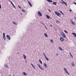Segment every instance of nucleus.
<instances>
[{
    "mask_svg": "<svg viewBox=\"0 0 76 76\" xmlns=\"http://www.w3.org/2000/svg\"><path fill=\"white\" fill-rule=\"evenodd\" d=\"M64 31L65 32L66 34H69L68 32L66 30H64Z\"/></svg>",
    "mask_w": 76,
    "mask_h": 76,
    "instance_id": "obj_26",
    "label": "nucleus"
},
{
    "mask_svg": "<svg viewBox=\"0 0 76 76\" xmlns=\"http://www.w3.org/2000/svg\"><path fill=\"white\" fill-rule=\"evenodd\" d=\"M48 10L49 11V12H51V10H50L48 9Z\"/></svg>",
    "mask_w": 76,
    "mask_h": 76,
    "instance_id": "obj_39",
    "label": "nucleus"
},
{
    "mask_svg": "<svg viewBox=\"0 0 76 76\" xmlns=\"http://www.w3.org/2000/svg\"><path fill=\"white\" fill-rule=\"evenodd\" d=\"M55 13L56 14V15L58 16L59 17H61V16L60 15H59V13H58V12L57 11H55Z\"/></svg>",
    "mask_w": 76,
    "mask_h": 76,
    "instance_id": "obj_2",
    "label": "nucleus"
},
{
    "mask_svg": "<svg viewBox=\"0 0 76 76\" xmlns=\"http://www.w3.org/2000/svg\"><path fill=\"white\" fill-rule=\"evenodd\" d=\"M7 38L8 39H9V40H10V36L8 35H7L6 36Z\"/></svg>",
    "mask_w": 76,
    "mask_h": 76,
    "instance_id": "obj_7",
    "label": "nucleus"
},
{
    "mask_svg": "<svg viewBox=\"0 0 76 76\" xmlns=\"http://www.w3.org/2000/svg\"><path fill=\"white\" fill-rule=\"evenodd\" d=\"M23 57L24 58L25 60H26V56L25 54L23 55Z\"/></svg>",
    "mask_w": 76,
    "mask_h": 76,
    "instance_id": "obj_11",
    "label": "nucleus"
},
{
    "mask_svg": "<svg viewBox=\"0 0 76 76\" xmlns=\"http://www.w3.org/2000/svg\"><path fill=\"white\" fill-rule=\"evenodd\" d=\"M69 11L70 12H72V10H71V9H70L69 10Z\"/></svg>",
    "mask_w": 76,
    "mask_h": 76,
    "instance_id": "obj_40",
    "label": "nucleus"
},
{
    "mask_svg": "<svg viewBox=\"0 0 76 76\" xmlns=\"http://www.w3.org/2000/svg\"><path fill=\"white\" fill-rule=\"evenodd\" d=\"M74 4H75V5H76V3L74 2Z\"/></svg>",
    "mask_w": 76,
    "mask_h": 76,
    "instance_id": "obj_43",
    "label": "nucleus"
},
{
    "mask_svg": "<svg viewBox=\"0 0 76 76\" xmlns=\"http://www.w3.org/2000/svg\"><path fill=\"white\" fill-rule=\"evenodd\" d=\"M59 49L60 50H61H61H62L63 51V49H62V48H61V47H59Z\"/></svg>",
    "mask_w": 76,
    "mask_h": 76,
    "instance_id": "obj_22",
    "label": "nucleus"
},
{
    "mask_svg": "<svg viewBox=\"0 0 76 76\" xmlns=\"http://www.w3.org/2000/svg\"><path fill=\"white\" fill-rule=\"evenodd\" d=\"M46 29H47V28H46Z\"/></svg>",
    "mask_w": 76,
    "mask_h": 76,
    "instance_id": "obj_52",
    "label": "nucleus"
},
{
    "mask_svg": "<svg viewBox=\"0 0 76 76\" xmlns=\"http://www.w3.org/2000/svg\"><path fill=\"white\" fill-rule=\"evenodd\" d=\"M70 21L72 24L73 25H76V23H75V22H73V21L72 20H70Z\"/></svg>",
    "mask_w": 76,
    "mask_h": 76,
    "instance_id": "obj_6",
    "label": "nucleus"
},
{
    "mask_svg": "<svg viewBox=\"0 0 76 76\" xmlns=\"http://www.w3.org/2000/svg\"><path fill=\"white\" fill-rule=\"evenodd\" d=\"M50 19H51V17H50Z\"/></svg>",
    "mask_w": 76,
    "mask_h": 76,
    "instance_id": "obj_51",
    "label": "nucleus"
},
{
    "mask_svg": "<svg viewBox=\"0 0 76 76\" xmlns=\"http://www.w3.org/2000/svg\"><path fill=\"white\" fill-rule=\"evenodd\" d=\"M61 15V14H60V13H59V15Z\"/></svg>",
    "mask_w": 76,
    "mask_h": 76,
    "instance_id": "obj_45",
    "label": "nucleus"
},
{
    "mask_svg": "<svg viewBox=\"0 0 76 76\" xmlns=\"http://www.w3.org/2000/svg\"><path fill=\"white\" fill-rule=\"evenodd\" d=\"M45 28H47V27H46V26H45Z\"/></svg>",
    "mask_w": 76,
    "mask_h": 76,
    "instance_id": "obj_47",
    "label": "nucleus"
},
{
    "mask_svg": "<svg viewBox=\"0 0 76 76\" xmlns=\"http://www.w3.org/2000/svg\"><path fill=\"white\" fill-rule=\"evenodd\" d=\"M60 40L62 41V42H63V41H64V39H63V38L62 37H61L60 38Z\"/></svg>",
    "mask_w": 76,
    "mask_h": 76,
    "instance_id": "obj_9",
    "label": "nucleus"
},
{
    "mask_svg": "<svg viewBox=\"0 0 76 76\" xmlns=\"http://www.w3.org/2000/svg\"><path fill=\"white\" fill-rule=\"evenodd\" d=\"M47 0V1H48V0Z\"/></svg>",
    "mask_w": 76,
    "mask_h": 76,
    "instance_id": "obj_55",
    "label": "nucleus"
},
{
    "mask_svg": "<svg viewBox=\"0 0 76 76\" xmlns=\"http://www.w3.org/2000/svg\"><path fill=\"white\" fill-rule=\"evenodd\" d=\"M61 1H60V2L61 3H62V4H64V1L63 0H61Z\"/></svg>",
    "mask_w": 76,
    "mask_h": 76,
    "instance_id": "obj_17",
    "label": "nucleus"
},
{
    "mask_svg": "<svg viewBox=\"0 0 76 76\" xmlns=\"http://www.w3.org/2000/svg\"><path fill=\"white\" fill-rule=\"evenodd\" d=\"M39 61L41 64H42V61H41V60H39Z\"/></svg>",
    "mask_w": 76,
    "mask_h": 76,
    "instance_id": "obj_23",
    "label": "nucleus"
},
{
    "mask_svg": "<svg viewBox=\"0 0 76 76\" xmlns=\"http://www.w3.org/2000/svg\"><path fill=\"white\" fill-rule=\"evenodd\" d=\"M61 35L63 38H66V35H65V34H64L63 33H61Z\"/></svg>",
    "mask_w": 76,
    "mask_h": 76,
    "instance_id": "obj_4",
    "label": "nucleus"
},
{
    "mask_svg": "<svg viewBox=\"0 0 76 76\" xmlns=\"http://www.w3.org/2000/svg\"><path fill=\"white\" fill-rule=\"evenodd\" d=\"M50 26H51V27H52V25H50Z\"/></svg>",
    "mask_w": 76,
    "mask_h": 76,
    "instance_id": "obj_44",
    "label": "nucleus"
},
{
    "mask_svg": "<svg viewBox=\"0 0 76 76\" xmlns=\"http://www.w3.org/2000/svg\"><path fill=\"white\" fill-rule=\"evenodd\" d=\"M50 41L51 42H53V40L52 39L50 40Z\"/></svg>",
    "mask_w": 76,
    "mask_h": 76,
    "instance_id": "obj_35",
    "label": "nucleus"
},
{
    "mask_svg": "<svg viewBox=\"0 0 76 76\" xmlns=\"http://www.w3.org/2000/svg\"><path fill=\"white\" fill-rule=\"evenodd\" d=\"M56 21L57 23H60V22H59L58 21H57V20H56Z\"/></svg>",
    "mask_w": 76,
    "mask_h": 76,
    "instance_id": "obj_28",
    "label": "nucleus"
},
{
    "mask_svg": "<svg viewBox=\"0 0 76 76\" xmlns=\"http://www.w3.org/2000/svg\"><path fill=\"white\" fill-rule=\"evenodd\" d=\"M70 54V56H71L72 58L73 57V56L72 55V54H71V53H69Z\"/></svg>",
    "mask_w": 76,
    "mask_h": 76,
    "instance_id": "obj_32",
    "label": "nucleus"
},
{
    "mask_svg": "<svg viewBox=\"0 0 76 76\" xmlns=\"http://www.w3.org/2000/svg\"><path fill=\"white\" fill-rule=\"evenodd\" d=\"M22 73H23V75H25V76H26V75H27L26 74L25 72H23Z\"/></svg>",
    "mask_w": 76,
    "mask_h": 76,
    "instance_id": "obj_20",
    "label": "nucleus"
},
{
    "mask_svg": "<svg viewBox=\"0 0 76 76\" xmlns=\"http://www.w3.org/2000/svg\"><path fill=\"white\" fill-rule=\"evenodd\" d=\"M31 64V66H32V67H33V68H34V69H35V66H34V65H33V64Z\"/></svg>",
    "mask_w": 76,
    "mask_h": 76,
    "instance_id": "obj_21",
    "label": "nucleus"
},
{
    "mask_svg": "<svg viewBox=\"0 0 76 76\" xmlns=\"http://www.w3.org/2000/svg\"><path fill=\"white\" fill-rule=\"evenodd\" d=\"M1 8V4H0V9Z\"/></svg>",
    "mask_w": 76,
    "mask_h": 76,
    "instance_id": "obj_38",
    "label": "nucleus"
},
{
    "mask_svg": "<svg viewBox=\"0 0 76 76\" xmlns=\"http://www.w3.org/2000/svg\"><path fill=\"white\" fill-rule=\"evenodd\" d=\"M59 12H60L61 13H63V12H61V11L59 10Z\"/></svg>",
    "mask_w": 76,
    "mask_h": 76,
    "instance_id": "obj_37",
    "label": "nucleus"
},
{
    "mask_svg": "<svg viewBox=\"0 0 76 76\" xmlns=\"http://www.w3.org/2000/svg\"><path fill=\"white\" fill-rule=\"evenodd\" d=\"M56 56H58V53L57 54Z\"/></svg>",
    "mask_w": 76,
    "mask_h": 76,
    "instance_id": "obj_46",
    "label": "nucleus"
},
{
    "mask_svg": "<svg viewBox=\"0 0 76 76\" xmlns=\"http://www.w3.org/2000/svg\"><path fill=\"white\" fill-rule=\"evenodd\" d=\"M25 62L26 63H27V61H25Z\"/></svg>",
    "mask_w": 76,
    "mask_h": 76,
    "instance_id": "obj_48",
    "label": "nucleus"
},
{
    "mask_svg": "<svg viewBox=\"0 0 76 76\" xmlns=\"http://www.w3.org/2000/svg\"><path fill=\"white\" fill-rule=\"evenodd\" d=\"M24 1H26V0H24Z\"/></svg>",
    "mask_w": 76,
    "mask_h": 76,
    "instance_id": "obj_53",
    "label": "nucleus"
},
{
    "mask_svg": "<svg viewBox=\"0 0 76 76\" xmlns=\"http://www.w3.org/2000/svg\"><path fill=\"white\" fill-rule=\"evenodd\" d=\"M46 17L48 19H50V16H49L48 15H46Z\"/></svg>",
    "mask_w": 76,
    "mask_h": 76,
    "instance_id": "obj_15",
    "label": "nucleus"
},
{
    "mask_svg": "<svg viewBox=\"0 0 76 76\" xmlns=\"http://www.w3.org/2000/svg\"><path fill=\"white\" fill-rule=\"evenodd\" d=\"M11 3V4H12V5L13 7H14V8H15V9H16V7H15V5H14V4L13 3H12V2Z\"/></svg>",
    "mask_w": 76,
    "mask_h": 76,
    "instance_id": "obj_13",
    "label": "nucleus"
},
{
    "mask_svg": "<svg viewBox=\"0 0 76 76\" xmlns=\"http://www.w3.org/2000/svg\"><path fill=\"white\" fill-rule=\"evenodd\" d=\"M41 23H42V25H43L44 26H45V24H44V23H42V22H41Z\"/></svg>",
    "mask_w": 76,
    "mask_h": 76,
    "instance_id": "obj_36",
    "label": "nucleus"
},
{
    "mask_svg": "<svg viewBox=\"0 0 76 76\" xmlns=\"http://www.w3.org/2000/svg\"><path fill=\"white\" fill-rule=\"evenodd\" d=\"M44 66L45 67V68H47V64L45 63L44 64Z\"/></svg>",
    "mask_w": 76,
    "mask_h": 76,
    "instance_id": "obj_18",
    "label": "nucleus"
},
{
    "mask_svg": "<svg viewBox=\"0 0 76 76\" xmlns=\"http://www.w3.org/2000/svg\"><path fill=\"white\" fill-rule=\"evenodd\" d=\"M37 66H38L39 67V68L40 69L42 70H44V68H43V67H42V66H41H41H40V65H39V64H37Z\"/></svg>",
    "mask_w": 76,
    "mask_h": 76,
    "instance_id": "obj_1",
    "label": "nucleus"
},
{
    "mask_svg": "<svg viewBox=\"0 0 76 76\" xmlns=\"http://www.w3.org/2000/svg\"><path fill=\"white\" fill-rule=\"evenodd\" d=\"M28 3L29 5L31 6V7H32V5L31 4V2H29V1H28Z\"/></svg>",
    "mask_w": 76,
    "mask_h": 76,
    "instance_id": "obj_12",
    "label": "nucleus"
},
{
    "mask_svg": "<svg viewBox=\"0 0 76 76\" xmlns=\"http://www.w3.org/2000/svg\"><path fill=\"white\" fill-rule=\"evenodd\" d=\"M13 24H14V25H17V23L16 24V22L13 21Z\"/></svg>",
    "mask_w": 76,
    "mask_h": 76,
    "instance_id": "obj_30",
    "label": "nucleus"
},
{
    "mask_svg": "<svg viewBox=\"0 0 76 76\" xmlns=\"http://www.w3.org/2000/svg\"><path fill=\"white\" fill-rule=\"evenodd\" d=\"M64 2V4H65L66 6H67V3H66V2Z\"/></svg>",
    "mask_w": 76,
    "mask_h": 76,
    "instance_id": "obj_27",
    "label": "nucleus"
},
{
    "mask_svg": "<svg viewBox=\"0 0 76 76\" xmlns=\"http://www.w3.org/2000/svg\"><path fill=\"white\" fill-rule=\"evenodd\" d=\"M72 35H74V37H76V34L75 33H72Z\"/></svg>",
    "mask_w": 76,
    "mask_h": 76,
    "instance_id": "obj_14",
    "label": "nucleus"
},
{
    "mask_svg": "<svg viewBox=\"0 0 76 76\" xmlns=\"http://www.w3.org/2000/svg\"><path fill=\"white\" fill-rule=\"evenodd\" d=\"M12 76H15V75H12Z\"/></svg>",
    "mask_w": 76,
    "mask_h": 76,
    "instance_id": "obj_54",
    "label": "nucleus"
},
{
    "mask_svg": "<svg viewBox=\"0 0 76 76\" xmlns=\"http://www.w3.org/2000/svg\"><path fill=\"white\" fill-rule=\"evenodd\" d=\"M18 7H19V8H20V9H22V8H21V7H20V6H18Z\"/></svg>",
    "mask_w": 76,
    "mask_h": 76,
    "instance_id": "obj_33",
    "label": "nucleus"
},
{
    "mask_svg": "<svg viewBox=\"0 0 76 76\" xmlns=\"http://www.w3.org/2000/svg\"><path fill=\"white\" fill-rule=\"evenodd\" d=\"M53 4L54 5H57V2H53Z\"/></svg>",
    "mask_w": 76,
    "mask_h": 76,
    "instance_id": "obj_16",
    "label": "nucleus"
},
{
    "mask_svg": "<svg viewBox=\"0 0 76 76\" xmlns=\"http://www.w3.org/2000/svg\"><path fill=\"white\" fill-rule=\"evenodd\" d=\"M43 54L45 56V57L46 56V55H45V53H43Z\"/></svg>",
    "mask_w": 76,
    "mask_h": 76,
    "instance_id": "obj_31",
    "label": "nucleus"
},
{
    "mask_svg": "<svg viewBox=\"0 0 76 76\" xmlns=\"http://www.w3.org/2000/svg\"><path fill=\"white\" fill-rule=\"evenodd\" d=\"M45 36L46 37H48V35L46 33H44Z\"/></svg>",
    "mask_w": 76,
    "mask_h": 76,
    "instance_id": "obj_25",
    "label": "nucleus"
},
{
    "mask_svg": "<svg viewBox=\"0 0 76 76\" xmlns=\"http://www.w3.org/2000/svg\"><path fill=\"white\" fill-rule=\"evenodd\" d=\"M9 76H12L11 75H10H10H9Z\"/></svg>",
    "mask_w": 76,
    "mask_h": 76,
    "instance_id": "obj_49",
    "label": "nucleus"
},
{
    "mask_svg": "<svg viewBox=\"0 0 76 76\" xmlns=\"http://www.w3.org/2000/svg\"><path fill=\"white\" fill-rule=\"evenodd\" d=\"M21 10H22V12H26V11L25 10H23L22 9H21Z\"/></svg>",
    "mask_w": 76,
    "mask_h": 76,
    "instance_id": "obj_29",
    "label": "nucleus"
},
{
    "mask_svg": "<svg viewBox=\"0 0 76 76\" xmlns=\"http://www.w3.org/2000/svg\"><path fill=\"white\" fill-rule=\"evenodd\" d=\"M4 67H7V69H9V66L7 64L4 65Z\"/></svg>",
    "mask_w": 76,
    "mask_h": 76,
    "instance_id": "obj_10",
    "label": "nucleus"
},
{
    "mask_svg": "<svg viewBox=\"0 0 76 76\" xmlns=\"http://www.w3.org/2000/svg\"><path fill=\"white\" fill-rule=\"evenodd\" d=\"M72 66H75V64H73V63H72Z\"/></svg>",
    "mask_w": 76,
    "mask_h": 76,
    "instance_id": "obj_34",
    "label": "nucleus"
},
{
    "mask_svg": "<svg viewBox=\"0 0 76 76\" xmlns=\"http://www.w3.org/2000/svg\"><path fill=\"white\" fill-rule=\"evenodd\" d=\"M64 70L65 71V73H66V74H68V75H69V73L67 71V70L66 69V68H64Z\"/></svg>",
    "mask_w": 76,
    "mask_h": 76,
    "instance_id": "obj_3",
    "label": "nucleus"
},
{
    "mask_svg": "<svg viewBox=\"0 0 76 76\" xmlns=\"http://www.w3.org/2000/svg\"><path fill=\"white\" fill-rule=\"evenodd\" d=\"M48 2H53V1L51 0H48Z\"/></svg>",
    "mask_w": 76,
    "mask_h": 76,
    "instance_id": "obj_24",
    "label": "nucleus"
},
{
    "mask_svg": "<svg viewBox=\"0 0 76 76\" xmlns=\"http://www.w3.org/2000/svg\"><path fill=\"white\" fill-rule=\"evenodd\" d=\"M9 2H10L11 3L12 2L11 1H10V0H9Z\"/></svg>",
    "mask_w": 76,
    "mask_h": 76,
    "instance_id": "obj_41",
    "label": "nucleus"
},
{
    "mask_svg": "<svg viewBox=\"0 0 76 76\" xmlns=\"http://www.w3.org/2000/svg\"><path fill=\"white\" fill-rule=\"evenodd\" d=\"M27 1H28H28H28V0H27Z\"/></svg>",
    "mask_w": 76,
    "mask_h": 76,
    "instance_id": "obj_50",
    "label": "nucleus"
},
{
    "mask_svg": "<svg viewBox=\"0 0 76 76\" xmlns=\"http://www.w3.org/2000/svg\"><path fill=\"white\" fill-rule=\"evenodd\" d=\"M38 14L39 15V16H42V14L39 11L38 12Z\"/></svg>",
    "mask_w": 76,
    "mask_h": 76,
    "instance_id": "obj_8",
    "label": "nucleus"
},
{
    "mask_svg": "<svg viewBox=\"0 0 76 76\" xmlns=\"http://www.w3.org/2000/svg\"><path fill=\"white\" fill-rule=\"evenodd\" d=\"M45 59L46 60H47V61H48V60H49V59L47 57V56H45Z\"/></svg>",
    "mask_w": 76,
    "mask_h": 76,
    "instance_id": "obj_19",
    "label": "nucleus"
},
{
    "mask_svg": "<svg viewBox=\"0 0 76 76\" xmlns=\"http://www.w3.org/2000/svg\"><path fill=\"white\" fill-rule=\"evenodd\" d=\"M61 14H62V15H64V13H63V12Z\"/></svg>",
    "mask_w": 76,
    "mask_h": 76,
    "instance_id": "obj_42",
    "label": "nucleus"
},
{
    "mask_svg": "<svg viewBox=\"0 0 76 76\" xmlns=\"http://www.w3.org/2000/svg\"><path fill=\"white\" fill-rule=\"evenodd\" d=\"M3 38L4 39V40H6V37H5V33H3Z\"/></svg>",
    "mask_w": 76,
    "mask_h": 76,
    "instance_id": "obj_5",
    "label": "nucleus"
}]
</instances>
